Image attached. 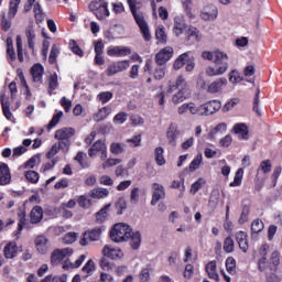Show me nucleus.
<instances>
[{
	"label": "nucleus",
	"mask_w": 282,
	"mask_h": 282,
	"mask_svg": "<svg viewBox=\"0 0 282 282\" xmlns=\"http://www.w3.org/2000/svg\"><path fill=\"white\" fill-rule=\"evenodd\" d=\"M20 3H21V0H10L8 18H6V13L2 14L1 25L4 32H8V30L12 28V22L10 21L11 19H14V17H17V12H19Z\"/></svg>",
	"instance_id": "4"
},
{
	"label": "nucleus",
	"mask_w": 282,
	"mask_h": 282,
	"mask_svg": "<svg viewBox=\"0 0 282 282\" xmlns=\"http://www.w3.org/2000/svg\"><path fill=\"white\" fill-rule=\"evenodd\" d=\"M72 254H74V250L69 248L55 249L51 254V263L52 265H58L66 257H72Z\"/></svg>",
	"instance_id": "12"
},
{
	"label": "nucleus",
	"mask_w": 282,
	"mask_h": 282,
	"mask_svg": "<svg viewBox=\"0 0 282 282\" xmlns=\"http://www.w3.org/2000/svg\"><path fill=\"white\" fill-rule=\"evenodd\" d=\"M109 208H111V204H107L105 207H102L99 212L95 214L96 224H104V221H107V213H109Z\"/></svg>",
	"instance_id": "29"
},
{
	"label": "nucleus",
	"mask_w": 282,
	"mask_h": 282,
	"mask_svg": "<svg viewBox=\"0 0 282 282\" xmlns=\"http://www.w3.org/2000/svg\"><path fill=\"white\" fill-rule=\"evenodd\" d=\"M152 191L153 194L151 204L152 206H155L160 199H164V197H166V192L164 189V186L161 185L160 183H153Z\"/></svg>",
	"instance_id": "17"
},
{
	"label": "nucleus",
	"mask_w": 282,
	"mask_h": 282,
	"mask_svg": "<svg viewBox=\"0 0 282 282\" xmlns=\"http://www.w3.org/2000/svg\"><path fill=\"white\" fill-rule=\"evenodd\" d=\"M0 101H1L3 116L7 118V120H12V112L10 111V102L6 101L4 93L0 95Z\"/></svg>",
	"instance_id": "31"
},
{
	"label": "nucleus",
	"mask_w": 282,
	"mask_h": 282,
	"mask_svg": "<svg viewBox=\"0 0 282 282\" xmlns=\"http://www.w3.org/2000/svg\"><path fill=\"white\" fill-rule=\"evenodd\" d=\"M206 184V180L198 178L192 186H191V193L192 195H196L198 191H200L202 186Z\"/></svg>",
	"instance_id": "55"
},
{
	"label": "nucleus",
	"mask_w": 282,
	"mask_h": 282,
	"mask_svg": "<svg viewBox=\"0 0 282 282\" xmlns=\"http://www.w3.org/2000/svg\"><path fill=\"white\" fill-rule=\"evenodd\" d=\"M111 115V107L106 106L98 110L97 113L94 115L95 122H102L108 116Z\"/></svg>",
	"instance_id": "30"
},
{
	"label": "nucleus",
	"mask_w": 282,
	"mask_h": 282,
	"mask_svg": "<svg viewBox=\"0 0 282 282\" xmlns=\"http://www.w3.org/2000/svg\"><path fill=\"white\" fill-rule=\"evenodd\" d=\"M205 270L213 281L219 282V273H217V262L210 261L206 264Z\"/></svg>",
	"instance_id": "25"
},
{
	"label": "nucleus",
	"mask_w": 282,
	"mask_h": 282,
	"mask_svg": "<svg viewBox=\"0 0 282 282\" xmlns=\"http://www.w3.org/2000/svg\"><path fill=\"white\" fill-rule=\"evenodd\" d=\"M131 66L129 59L112 62L108 65L106 69V76H116V74H121V72H127Z\"/></svg>",
	"instance_id": "8"
},
{
	"label": "nucleus",
	"mask_w": 282,
	"mask_h": 282,
	"mask_svg": "<svg viewBox=\"0 0 282 282\" xmlns=\"http://www.w3.org/2000/svg\"><path fill=\"white\" fill-rule=\"evenodd\" d=\"M76 239H78V234L70 231L67 232L64 237H63V241L64 243H66L67 246H72V243H75Z\"/></svg>",
	"instance_id": "52"
},
{
	"label": "nucleus",
	"mask_w": 282,
	"mask_h": 282,
	"mask_svg": "<svg viewBox=\"0 0 282 282\" xmlns=\"http://www.w3.org/2000/svg\"><path fill=\"white\" fill-rule=\"evenodd\" d=\"M25 39L29 50H32V52H34V43H36V31L34 30L33 26L26 28Z\"/></svg>",
	"instance_id": "24"
},
{
	"label": "nucleus",
	"mask_w": 282,
	"mask_h": 282,
	"mask_svg": "<svg viewBox=\"0 0 282 282\" xmlns=\"http://www.w3.org/2000/svg\"><path fill=\"white\" fill-rule=\"evenodd\" d=\"M171 58H173V47L171 46H165L155 55L158 65H166Z\"/></svg>",
	"instance_id": "16"
},
{
	"label": "nucleus",
	"mask_w": 282,
	"mask_h": 282,
	"mask_svg": "<svg viewBox=\"0 0 282 282\" xmlns=\"http://www.w3.org/2000/svg\"><path fill=\"white\" fill-rule=\"evenodd\" d=\"M185 67L186 72H193L195 69V57L191 53L181 54L174 62V69H182Z\"/></svg>",
	"instance_id": "5"
},
{
	"label": "nucleus",
	"mask_w": 282,
	"mask_h": 282,
	"mask_svg": "<svg viewBox=\"0 0 282 282\" xmlns=\"http://www.w3.org/2000/svg\"><path fill=\"white\" fill-rule=\"evenodd\" d=\"M247 237L248 236L243 231H240L237 234L236 239H237L239 248H247V246H248Z\"/></svg>",
	"instance_id": "51"
},
{
	"label": "nucleus",
	"mask_w": 282,
	"mask_h": 282,
	"mask_svg": "<svg viewBox=\"0 0 282 282\" xmlns=\"http://www.w3.org/2000/svg\"><path fill=\"white\" fill-rule=\"evenodd\" d=\"M241 180H243V169H238L234 182L229 184V186L235 187V186H241Z\"/></svg>",
	"instance_id": "49"
},
{
	"label": "nucleus",
	"mask_w": 282,
	"mask_h": 282,
	"mask_svg": "<svg viewBox=\"0 0 282 282\" xmlns=\"http://www.w3.org/2000/svg\"><path fill=\"white\" fill-rule=\"evenodd\" d=\"M24 177L26 182H30V184H39L41 175L39 174V172L30 170L24 172Z\"/></svg>",
	"instance_id": "37"
},
{
	"label": "nucleus",
	"mask_w": 282,
	"mask_h": 282,
	"mask_svg": "<svg viewBox=\"0 0 282 282\" xmlns=\"http://www.w3.org/2000/svg\"><path fill=\"white\" fill-rule=\"evenodd\" d=\"M226 270L229 274H237V261L235 260V258H227Z\"/></svg>",
	"instance_id": "42"
},
{
	"label": "nucleus",
	"mask_w": 282,
	"mask_h": 282,
	"mask_svg": "<svg viewBox=\"0 0 282 282\" xmlns=\"http://www.w3.org/2000/svg\"><path fill=\"white\" fill-rule=\"evenodd\" d=\"M87 259V256L82 254L79 256V258L74 262H65V264L63 265V270H69V268L72 269H76V268H80L83 265V263L85 262V260Z\"/></svg>",
	"instance_id": "35"
},
{
	"label": "nucleus",
	"mask_w": 282,
	"mask_h": 282,
	"mask_svg": "<svg viewBox=\"0 0 282 282\" xmlns=\"http://www.w3.org/2000/svg\"><path fill=\"white\" fill-rule=\"evenodd\" d=\"M15 43H17L18 61H20V63H23V61H24V58H23V40H22L21 35H17Z\"/></svg>",
	"instance_id": "43"
},
{
	"label": "nucleus",
	"mask_w": 282,
	"mask_h": 282,
	"mask_svg": "<svg viewBox=\"0 0 282 282\" xmlns=\"http://www.w3.org/2000/svg\"><path fill=\"white\" fill-rule=\"evenodd\" d=\"M128 118L129 115L127 112H119L113 117V122L115 124H124Z\"/></svg>",
	"instance_id": "57"
},
{
	"label": "nucleus",
	"mask_w": 282,
	"mask_h": 282,
	"mask_svg": "<svg viewBox=\"0 0 282 282\" xmlns=\"http://www.w3.org/2000/svg\"><path fill=\"white\" fill-rule=\"evenodd\" d=\"M113 98V94L111 91H104L98 95L99 102L102 105L109 102Z\"/></svg>",
	"instance_id": "58"
},
{
	"label": "nucleus",
	"mask_w": 282,
	"mask_h": 282,
	"mask_svg": "<svg viewBox=\"0 0 282 282\" xmlns=\"http://www.w3.org/2000/svg\"><path fill=\"white\" fill-rule=\"evenodd\" d=\"M166 76V65L164 64H158L155 70H154V78L155 80H162Z\"/></svg>",
	"instance_id": "44"
},
{
	"label": "nucleus",
	"mask_w": 282,
	"mask_h": 282,
	"mask_svg": "<svg viewBox=\"0 0 282 282\" xmlns=\"http://www.w3.org/2000/svg\"><path fill=\"white\" fill-rule=\"evenodd\" d=\"M34 246L36 248H47V246H50V239L43 235H40L34 239Z\"/></svg>",
	"instance_id": "45"
},
{
	"label": "nucleus",
	"mask_w": 282,
	"mask_h": 282,
	"mask_svg": "<svg viewBox=\"0 0 282 282\" xmlns=\"http://www.w3.org/2000/svg\"><path fill=\"white\" fill-rule=\"evenodd\" d=\"M43 65L34 64L31 68V75L33 77L34 83H41L43 80Z\"/></svg>",
	"instance_id": "27"
},
{
	"label": "nucleus",
	"mask_w": 282,
	"mask_h": 282,
	"mask_svg": "<svg viewBox=\"0 0 282 282\" xmlns=\"http://www.w3.org/2000/svg\"><path fill=\"white\" fill-rule=\"evenodd\" d=\"M126 142L133 149L142 145V135L135 134L130 139H127Z\"/></svg>",
	"instance_id": "48"
},
{
	"label": "nucleus",
	"mask_w": 282,
	"mask_h": 282,
	"mask_svg": "<svg viewBox=\"0 0 282 282\" xmlns=\"http://www.w3.org/2000/svg\"><path fill=\"white\" fill-rule=\"evenodd\" d=\"M122 162L121 159H107L104 160L102 169H111V166H116Z\"/></svg>",
	"instance_id": "56"
},
{
	"label": "nucleus",
	"mask_w": 282,
	"mask_h": 282,
	"mask_svg": "<svg viewBox=\"0 0 282 282\" xmlns=\"http://www.w3.org/2000/svg\"><path fill=\"white\" fill-rule=\"evenodd\" d=\"M154 158L159 166H164V164H166V159H164V148L158 147L154 150Z\"/></svg>",
	"instance_id": "34"
},
{
	"label": "nucleus",
	"mask_w": 282,
	"mask_h": 282,
	"mask_svg": "<svg viewBox=\"0 0 282 282\" xmlns=\"http://www.w3.org/2000/svg\"><path fill=\"white\" fill-rule=\"evenodd\" d=\"M140 282H151V271L149 268L142 269L139 274Z\"/></svg>",
	"instance_id": "60"
},
{
	"label": "nucleus",
	"mask_w": 282,
	"mask_h": 282,
	"mask_svg": "<svg viewBox=\"0 0 282 282\" xmlns=\"http://www.w3.org/2000/svg\"><path fill=\"white\" fill-rule=\"evenodd\" d=\"M177 135H180L177 123H171L166 132V138L172 147H177Z\"/></svg>",
	"instance_id": "20"
},
{
	"label": "nucleus",
	"mask_w": 282,
	"mask_h": 282,
	"mask_svg": "<svg viewBox=\"0 0 282 282\" xmlns=\"http://www.w3.org/2000/svg\"><path fill=\"white\" fill-rule=\"evenodd\" d=\"M108 56H116L120 58L122 56H129L131 54V48L128 46H110L107 50Z\"/></svg>",
	"instance_id": "18"
},
{
	"label": "nucleus",
	"mask_w": 282,
	"mask_h": 282,
	"mask_svg": "<svg viewBox=\"0 0 282 282\" xmlns=\"http://www.w3.org/2000/svg\"><path fill=\"white\" fill-rule=\"evenodd\" d=\"M186 98H191V89H181L172 97V102L180 105V102H184Z\"/></svg>",
	"instance_id": "26"
},
{
	"label": "nucleus",
	"mask_w": 282,
	"mask_h": 282,
	"mask_svg": "<svg viewBox=\"0 0 282 282\" xmlns=\"http://www.w3.org/2000/svg\"><path fill=\"white\" fill-rule=\"evenodd\" d=\"M100 154V160H107V144L102 140H97L93 147L88 150L89 158H96V155Z\"/></svg>",
	"instance_id": "10"
},
{
	"label": "nucleus",
	"mask_w": 282,
	"mask_h": 282,
	"mask_svg": "<svg viewBox=\"0 0 282 282\" xmlns=\"http://www.w3.org/2000/svg\"><path fill=\"white\" fill-rule=\"evenodd\" d=\"M265 228V225L263 224V220L257 218L251 223V232L253 235H259Z\"/></svg>",
	"instance_id": "39"
},
{
	"label": "nucleus",
	"mask_w": 282,
	"mask_h": 282,
	"mask_svg": "<svg viewBox=\"0 0 282 282\" xmlns=\"http://www.w3.org/2000/svg\"><path fill=\"white\" fill-rule=\"evenodd\" d=\"M89 10L95 14V17L102 21L105 17H109V9L105 0H94L89 3Z\"/></svg>",
	"instance_id": "6"
},
{
	"label": "nucleus",
	"mask_w": 282,
	"mask_h": 282,
	"mask_svg": "<svg viewBox=\"0 0 282 282\" xmlns=\"http://www.w3.org/2000/svg\"><path fill=\"white\" fill-rule=\"evenodd\" d=\"M130 11L134 17V21L137 25L140 28L142 36L144 41H151V31H149V24L147 23V20H144V15L142 13L138 12V1L137 0H127Z\"/></svg>",
	"instance_id": "3"
},
{
	"label": "nucleus",
	"mask_w": 282,
	"mask_h": 282,
	"mask_svg": "<svg viewBox=\"0 0 282 282\" xmlns=\"http://www.w3.org/2000/svg\"><path fill=\"white\" fill-rule=\"evenodd\" d=\"M279 263H281V256L279 251H273L270 258V264H268L271 274L268 278L269 282H279V278L274 274L279 268Z\"/></svg>",
	"instance_id": "11"
},
{
	"label": "nucleus",
	"mask_w": 282,
	"mask_h": 282,
	"mask_svg": "<svg viewBox=\"0 0 282 282\" xmlns=\"http://www.w3.org/2000/svg\"><path fill=\"white\" fill-rule=\"evenodd\" d=\"M12 182V176L10 175V167L8 164L2 163L0 165V186H6Z\"/></svg>",
	"instance_id": "22"
},
{
	"label": "nucleus",
	"mask_w": 282,
	"mask_h": 282,
	"mask_svg": "<svg viewBox=\"0 0 282 282\" xmlns=\"http://www.w3.org/2000/svg\"><path fill=\"white\" fill-rule=\"evenodd\" d=\"M155 36H156V40L160 43H166V33L164 32V28L163 26H159L156 29Z\"/></svg>",
	"instance_id": "61"
},
{
	"label": "nucleus",
	"mask_w": 282,
	"mask_h": 282,
	"mask_svg": "<svg viewBox=\"0 0 282 282\" xmlns=\"http://www.w3.org/2000/svg\"><path fill=\"white\" fill-rule=\"evenodd\" d=\"M202 106V116H213V113H217L219 109H221V101L219 100H212Z\"/></svg>",
	"instance_id": "15"
},
{
	"label": "nucleus",
	"mask_w": 282,
	"mask_h": 282,
	"mask_svg": "<svg viewBox=\"0 0 282 282\" xmlns=\"http://www.w3.org/2000/svg\"><path fill=\"white\" fill-rule=\"evenodd\" d=\"M58 54H61V50H58V46L53 45L48 56V62L51 63V65H54V63H56V58H58Z\"/></svg>",
	"instance_id": "53"
},
{
	"label": "nucleus",
	"mask_w": 282,
	"mask_h": 282,
	"mask_svg": "<svg viewBox=\"0 0 282 282\" xmlns=\"http://www.w3.org/2000/svg\"><path fill=\"white\" fill-rule=\"evenodd\" d=\"M124 143L112 142L110 144V153L112 155H121V153H124Z\"/></svg>",
	"instance_id": "40"
},
{
	"label": "nucleus",
	"mask_w": 282,
	"mask_h": 282,
	"mask_svg": "<svg viewBox=\"0 0 282 282\" xmlns=\"http://www.w3.org/2000/svg\"><path fill=\"white\" fill-rule=\"evenodd\" d=\"M77 203L80 208H89L91 206V199L85 195L79 196Z\"/></svg>",
	"instance_id": "59"
},
{
	"label": "nucleus",
	"mask_w": 282,
	"mask_h": 282,
	"mask_svg": "<svg viewBox=\"0 0 282 282\" xmlns=\"http://www.w3.org/2000/svg\"><path fill=\"white\" fill-rule=\"evenodd\" d=\"M252 258L258 260V269L260 272H268V249H253Z\"/></svg>",
	"instance_id": "9"
},
{
	"label": "nucleus",
	"mask_w": 282,
	"mask_h": 282,
	"mask_svg": "<svg viewBox=\"0 0 282 282\" xmlns=\"http://www.w3.org/2000/svg\"><path fill=\"white\" fill-rule=\"evenodd\" d=\"M248 215H250V207L243 206L238 224H246L248 221Z\"/></svg>",
	"instance_id": "64"
},
{
	"label": "nucleus",
	"mask_w": 282,
	"mask_h": 282,
	"mask_svg": "<svg viewBox=\"0 0 282 282\" xmlns=\"http://www.w3.org/2000/svg\"><path fill=\"white\" fill-rule=\"evenodd\" d=\"M100 235H102V229L100 227L86 230L79 239V246H91V242L100 240Z\"/></svg>",
	"instance_id": "7"
},
{
	"label": "nucleus",
	"mask_w": 282,
	"mask_h": 282,
	"mask_svg": "<svg viewBox=\"0 0 282 282\" xmlns=\"http://www.w3.org/2000/svg\"><path fill=\"white\" fill-rule=\"evenodd\" d=\"M58 87V75L54 73L53 75L50 76L48 78V94L52 96V91Z\"/></svg>",
	"instance_id": "46"
},
{
	"label": "nucleus",
	"mask_w": 282,
	"mask_h": 282,
	"mask_svg": "<svg viewBox=\"0 0 282 282\" xmlns=\"http://www.w3.org/2000/svg\"><path fill=\"white\" fill-rule=\"evenodd\" d=\"M234 132L241 135L242 140H248V126L246 123L235 124Z\"/></svg>",
	"instance_id": "36"
},
{
	"label": "nucleus",
	"mask_w": 282,
	"mask_h": 282,
	"mask_svg": "<svg viewBox=\"0 0 282 282\" xmlns=\"http://www.w3.org/2000/svg\"><path fill=\"white\" fill-rule=\"evenodd\" d=\"M186 30V20H184V15H177L174 18V28L173 32L175 36H181V34H184Z\"/></svg>",
	"instance_id": "21"
},
{
	"label": "nucleus",
	"mask_w": 282,
	"mask_h": 282,
	"mask_svg": "<svg viewBox=\"0 0 282 282\" xmlns=\"http://www.w3.org/2000/svg\"><path fill=\"white\" fill-rule=\"evenodd\" d=\"M75 134L76 130L74 128H62L55 131L54 139L69 141Z\"/></svg>",
	"instance_id": "19"
},
{
	"label": "nucleus",
	"mask_w": 282,
	"mask_h": 282,
	"mask_svg": "<svg viewBox=\"0 0 282 282\" xmlns=\"http://www.w3.org/2000/svg\"><path fill=\"white\" fill-rule=\"evenodd\" d=\"M219 15V10L214 4H208L200 11L203 21H215Z\"/></svg>",
	"instance_id": "14"
},
{
	"label": "nucleus",
	"mask_w": 282,
	"mask_h": 282,
	"mask_svg": "<svg viewBox=\"0 0 282 282\" xmlns=\"http://www.w3.org/2000/svg\"><path fill=\"white\" fill-rule=\"evenodd\" d=\"M59 151L63 153H67L69 151V147L72 144L70 141H64V140H58V142L55 143Z\"/></svg>",
	"instance_id": "62"
},
{
	"label": "nucleus",
	"mask_w": 282,
	"mask_h": 282,
	"mask_svg": "<svg viewBox=\"0 0 282 282\" xmlns=\"http://www.w3.org/2000/svg\"><path fill=\"white\" fill-rule=\"evenodd\" d=\"M175 87L176 89L178 90H182V89H189L188 88V84L186 83V79L182 76H178L176 78V83H175Z\"/></svg>",
	"instance_id": "63"
},
{
	"label": "nucleus",
	"mask_w": 282,
	"mask_h": 282,
	"mask_svg": "<svg viewBox=\"0 0 282 282\" xmlns=\"http://www.w3.org/2000/svg\"><path fill=\"white\" fill-rule=\"evenodd\" d=\"M108 196H109V189L107 188L98 187L90 191V197H93V199H104V197H108Z\"/></svg>",
	"instance_id": "32"
},
{
	"label": "nucleus",
	"mask_w": 282,
	"mask_h": 282,
	"mask_svg": "<svg viewBox=\"0 0 282 282\" xmlns=\"http://www.w3.org/2000/svg\"><path fill=\"white\" fill-rule=\"evenodd\" d=\"M204 162V156L202 154H197L194 160L189 163L188 170L189 173H194V171H197L199 166H202V163Z\"/></svg>",
	"instance_id": "38"
},
{
	"label": "nucleus",
	"mask_w": 282,
	"mask_h": 282,
	"mask_svg": "<svg viewBox=\"0 0 282 282\" xmlns=\"http://www.w3.org/2000/svg\"><path fill=\"white\" fill-rule=\"evenodd\" d=\"M202 57L205 61H213L214 66H208L206 68V76L215 77V76H224L226 72H228V67L230 66L228 64L229 57L228 54H226L223 51H205L202 53Z\"/></svg>",
	"instance_id": "2"
},
{
	"label": "nucleus",
	"mask_w": 282,
	"mask_h": 282,
	"mask_svg": "<svg viewBox=\"0 0 282 282\" xmlns=\"http://www.w3.org/2000/svg\"><path fill=\"white\" fill-rule=\"evenodd\" d=\"M31 224H40L43 219V208L41 206H35L32 208L30 214Z\"/></svg>",
	"instance_id": "28"
},
{
	"label": "nucleus",
	"mask_w": 282,
	"mask_h": 282,
	"mask_svg": "<svg viewBox=\"0 0 282 282\" xmlns=\"http://www.w3.org/2000/svg\"><path fill=\"white\" fill-rule=\"evenodd\" d=\"M102 254L104 257H107L108 259L112 260L122 259V257H124V253L120 248H104Z\"/></svg>",
	"instance_id": "23"
},
{
	"label": "nucleus",
	"mask_w": 282,
	"mask_h": 282,
	"mask_svg": "<svg viewBox=\"0 0 282 282\" xmlns=\"http://www.w3.org/2000/svg\"><path fill=\"white\" fill-rule=\"evenodd\" d=\"M228 126L226 123H218L214 129L209 132L210 140H215L219 135V133H226Z\"/></svg>",
	"instance_id": "33"
},
{
	"label": "nucleus",
	"mask_w": 282,
	"mask_h": 282,
	"mask_svg": "<svg viewBox=\"0 0 282 282\" xmlns=\"http://www.w3.org/2000/svg\"><path fill=\"white\" fill-rule=\"evenodd\" d=\"M186 36L187 39H191V37H195V41H200L202 40V36H199V30H197V28L195 26H189L187 30H186Z\"/></svg>",
	"instance_id": "54"
},
{
	"label": "nucleus",
	"mask_w": 282,
	"mask_h": 282,
	"mask_svg": "<svg viewBox=\"0 0 282 282\" xmlns=\"http://www.w3.org/2000/svg\"><path fill=\"white\" fill-rule=\"evenodd\" d=\"M110 239L115 243H124L130 241L132 248H140L142 243V234L140 231L133 232V228L124 223H117L110 229Z\"/></svg>",
	"instance_id": "1"
},
{
	"label": "nucleus",
	"mask_w": 282,
	"mask_h": 282,
	"mask_svg": "<svg viewBox=\"0 0 282 282\" xmlns=\"http://www.w3.org/2000/svg\"><path fill=\"white\" fill-rule=\"evenodd\" d=\"M115 208L117 210V215H122L123 210H127V200L124 198H118L115 203Z\"/></svg>",
	"instance_id": "50"
},
{
	"label": "nucleus",
	"mask_w": 282,
	"mask_h": 282,
	"mask_svg": "<svg viewBox=\"0 0 282 282\" xmlns=\"http://www.w3.org/2000/svg\"><path fill=\"white\" fill-rule=\"evenodd\" d=\"M187 111L192 116H202L203 110H202V105L197 106L195 102H187Z\"/></svg>",
	"instance_id": "47"
},
{
	"label": "nucleus",
	"mask_w": 282,
	"mask_h": 282,
	"mask_svg": "<svg viewBox=\"0 0 282 282\" xmlns=\"http://www.w3.org/2000/svg\"><path fill=\"white\" fill-rule=\"evenodd\" d=\"M227 85H228V79H226V77H220L212 82L207 86L206 91L207 94H221V91L226 89Z\"/></svg>",
	"instance_id": "13"
},
{
	"label": "nucleus",
	"mask_w": 282,
	"mask_h": 282,
	"mask_svg": "<svg viewBox=\"0 0 282 282\" xmlns=\"http://www.w3.org/2000/svg\"><path fill=\"white\" fill-rule=\"evenodd\" d=\"M33 12L35 17L36 23H41L45 17L43 15V8L41 7V3L36 2L33 4Z\"/></svg>",
	"instance_id": "41"
}]
</instances>
